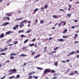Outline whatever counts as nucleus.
<instances>
[{
  "label": "nucleus",
  "mask_w": 79,
  "mask_h": 79,
  "mask_svg": "<svg viewBox=\"0 0 79 79\" xmlns=\"http://www.w3.org/2000/svg\"><path fill=\"white\" fill-rule=\"evenodd\" d=\"M23 18L22 17L21 18H18V19H16V20H21V19H23Z\"/></svg>",
  "instance_id": "35"
},
{
  "label": "nucleus",
  "mask_w": 79,
  "mask_h": 79,
  "mask_svg": "<svg viewBox=\"0 0 79 79\" xmlns=\"http://www.w3.org/2000/svg\"><path fill=\"white\" fill-rule=\"evenodd\" d=\"M58 49V47H56V48H55L54 49V50L55 51V50H56L57 49Z\"/></svg>",
  "instance_id": "41"
},
{
  "label": "nucleus",
  "mask_w": 79,
  "mask_h": 79,
  "mask_svg": "<svg viewBox=\"0 0 79 79\" xmlns=\"http://www.w3.org/2000/svg\"><path fill=\"white\" fill-rule=\"evenodd\" d=\"M3 37H5V36H4V34L2 33L0 35V38H3Z\"/></svg>",
  "instance_id": "10"
},
{
  "label": "nucleus",
  "mask_w": 79,
  "mask_h": 79,
  "mask_svg": "<svg viewBox=\"0 0 79 79\" xmlns=\"http://www.w3.org/2000/svg\"><path fill=\"white\" fill-rule=\"evenodd\" d=\"M56 53V51H52L51 52V54H52V53Z\"/></svg>",
  "instance_id": "33"
},
{
  "label": "nucleus",
  "mask_w": 79,
  "mask_h": 79,
  "mask_svg": "<svg viewBox=\"0 0 79 79\" xmlns=\"http://www.w3.org/2000/svg\"><path fill=\"white\" fill-rule=\"evenodd\" d=\"M35 54V52H32L31 53V56L33 55H34Z\"/></svg>",
  "instance_id": "47"
},
{
  "label": "nucleus",
  "mask_w": 79,
  "mask_h": 79,
  "mask_svg": "<svg viewBox=\"0 0 79 79\" xmlns=\"http://www.w3.org/2000/svg\"><path fill=\"white\" fill-rule=\"evenodd\" d=\"M24 32V31L23 30H19L18 31L19 33H21V32H22V33H23Z\"/></svg>",
  "instance_id": "15"
},
{
  "label": "nucleus",
  "mask_w": 79,
  "mask_h": 79,
  "mask_svg": "<svg viewBox=\"0 0 79 79\" xmlns=\"http://www.w3.org/2000/svg\"><path fill=\"white\" fill-rule=\"evenodd\" d=\"M9 62H10V60H7L6 61V63H9Z\"/></svg>",
  "instance_id": "57"
},
{
  "label": "nucleus",
  "mask_w": 79,
  "mask_h": 79,
  "mask_svg": "<svg viewBox=\"0 0 79 79\" xmlns=\"http://www.w3.org/2000/svg\"><path fill=\"white\" fill-rule=\"evenodd\" d=\"M10 60H14V59L15 58V57L13 56H11L10 57Z\"/></svg>",
  "instance_id": "23"
},
{
  "label": "nucleus",
  "mask_w": 79,
  "mask_h": 79,
  "mask_svg": "<svg viewBox=\"0 0 79 79\" xmlns=\"http://www.w3.org/2000/svg\"><path fill=\"white\" fill-rule=\"evenodd\" d=\"M1 55H6V54H5V53L3 52L1 54Z\"/></svg>",
  "instance_id": "42"
},
{
  "label": "nucleus",
  "mask_w": 79,
  "mask_h": 79,
  "mask_svg": "<svg viewBox=\"0 0 79 79\" xmlns=\"http://www.w3.org/2000/svg\"><path fill=\"white\" fill-rule=\"evenodd\" d=\"M62 63H66V61H65L64 60V61L62 60Z\"/></svg>",
  "instance_id": "61"
},
{
  "label": "nucleus",
  "mask_w": 79,
  "mask_h": 79,
  "mask_svg": "<svg viewBox=\"0 0 79 79\" xmlns=\"http://www.w3.org/2000/svg\"><path fill=\"white\" fill-rule=\"evenodd\" d=\"M67 29H65V30H64V31L63 32V34H64V33H66V32H67Z\"/></svg>",
  "instance_id": "25"
},
{
  "label": "nucleus",
  "mask_w": 79,
  "mask_h": 79,
  "mask_svg": "<svg viewBox=\"0 0 79 79\" xmlns=\"http://www.w3.org/2000/svg\"><path fill=\"white\" fill-rule=\"evenodd\" d=\"M3 19H2V21H5V19L6 18V17H4L3 18Z\"/></svg>",
  "instance_id": "37"
},
{
  "label": "nucleus",
  "mask_w": 79,
  "mask_h": 79,
  "mask_svg": "<svg viewBox=\"0 0 79 79\" xmlns=\"http://www.w3.org/2000/svg\"><path fill=\"white\" fill-rule=\"evenodd\" d=\"M77 34H76L75 35V36L74 37V39H75L76 38V37H77Z\"/></svg>",
  "instance_id": "22"
},
{
  "label": "nucleus",
  "mask_w": 79,
  "mask_h": 79,
  "mask_svg": "<svg viewBox=\"0 0 79 79\" xmlns=\"http://www.w3.org/2000/svg\"><path fill=\"white\" fill-rule=\"evenodd\" d=\"M32 76L31 75H30V76H29L28 77L29 79H32Z\"/></svg>",
  "instance_id": "34"
},
{
  "label": "nucleus",
  "mask_w": 79,
  "mask_h": 79,
  "mask_svg": "<svg viewBox=\"0 0 79 79\" xmlns=\"http://www.w3.org/2000/svg\"><path fill=\"white\" fill-rule=\"evenodd\" d=\"M34 45H35V44L33 43L32 44H30L29 45L30 47H33V46H34Z\"/></svg>",
  "instance_id": "16"
},
{
  "label": "nucleus",
  "mask_w": 79,
  "mask_h": 79,
  "mask_svg": "<svg viewBox=\"0 0 79 79\" xmlns=\"http://www.w3.org/2000/svg\"><path fill=\"white\" fill-rule=\"evenodd\" d=\"M15 77L13 75L12 76L9 77L8 78L9 79H12V78H15Z\"/></svg>",
  "instance_id": "19"
},
{
  "label": "nucleus",
  "mask_w": 79,
  "mask_h": 79,
  "mask_svg": "<svg viewBox=\"0 0 79 79\" xmlns=\"http://www.w3.org/2000/svg\"><path fill=\"white\" fill-rule=\"evenodd\" d=\"M21 37H22V38H23V37L25 38L26 37V35H24L22 34L21 35Z\"/></svg>",
  "instance_id": "14"
},
{
  "label": "nucleus",
  "mask_w": 79,
  "mask_h": 79,
  "mask_svg": "<svg viewBox=\"0 0 79 79\" xmlns=\"http://www.w3.org/2000/svg\"><path fill=\"white\" fill-rule=\"evenodd\" d=\"M52 37H50L49 38V40H52Z\"/></svg>",
  "instance_id": "52"
},
{
  "label": "nucleus",
  "mask_w": 79,
  "mask_h": 79,
  "mask_svg": "<svg viewBox=\"0 0 79 79\" xmlns=\"http://www.w3.org/2000/svg\"><path fill=\"white\" fill-rule=\"evenodd\" d=\"M35 72H30L29 73V75L30 76V75H32V74H35Z\"/></svg>",
  "instance_id": "11"
},
{
  "label": "nucleus",
  "mask_w": 79,
  "mask_h": 79,
  "mask_svg": "<svg viewBox=\"0 0 79 79\" xmlns=\"http://www.w3.org/2000/svg\"><path fill=\"white\" fill-rule=\"evenodd\" d=\"M13 29L14 30H16V28L15 27H14Z\"/></svg>",
  "instance_id": "56"
},
{
  "label": "nucleus",
  "mask_w": 79,
  "mask_h": 79,
  "mask_svg": "<svg viewBox=\"0 0 79 79\" xmlns=\"http://www.w3.org/2000/svg\"><path fill=\"white\" fill-rule=\"evenodd\" d=\"M57 75H58V74H57V73H55L53 75L54 77L52 78V79H57V76H57Z\"/></svg>",
  "instance_id": "4"
},
{
  "label": "nucleus",
  "mask_w": 79,
  "mask_h": 79,
  "mask_svg": "<svg viewBox=\"0 0 79 79\" xmlns=\"http://www.w3.org/2000/svg\"><path fill=\"white\" fill-rule=\"evenodd\" d=\"M15 27H16L17 28H18L19 27V25H15Z\"/></svg>",
  "instance_id": "45"
},
{
  "label": "nucleus",
  "mask_w": 79,
  "mask_h": 79,
  "mask_svg": "<svg viewBox=\"0 0 79 79\" xmlns=\"http://www.w3.org/2000/svg\"><path fill=\"white\" fill-rule=\"evenodd\" d=\"M7 16H11V14H9L8 15H7Z\"/></svg>",
  "instance_id": "63"
},
{
  "label": "nucleus",
  "mask_w": 79,
  "mask_h": 79,
  "mask_svg": "<svg viewBox=\"0 0 79 79\" xmlns=\"http://www.w3.org/2000/svg\"><path fill=\"white\" fill-rule=\"evenodd\" d=\"M35 23H38V21L37 20V19H36L35 20Z\"/></svg>",
  "instance_id": "53"
},
{
  "label": "nucleus",
  "mask_w": 79,
  "mask_h": 79,
  "mask_svg": "<svg viewBox=\"0 0 79 79\" xmlns=\"http://www.w3.org/2000/svg\"><path fill=\"white\" fill-rule=\"evenodd\" d=\"M53 18H57V16H56V15H53L52 16Z\"/></svg>",
  "instance_id": "36"
},
{
  "label": "nucleus",
  "mask_w": 79,
  "mask_h": 79,
  "mask_svg": "<svg viewBox=\"0 0 79 79\" xmlns=\"http://www.w3.org/2000/svg\"><path fill=\"white\" fill-rule=\"evenodd\" d=\"M16 54L15 53H12L10 54V56H14L15 55H16Z\"/></svg>",
  "instance_id": "20"
},
{
  "label": "nucleus",
  "mask_w": 79,
  "mask_h": 79,
  "mask_svg": "<svg viewBox=\"0 0 79 79\" xmlns=\"http://www.w3.org/2000/svg\"><path fill=\"white\" fill-rule=\"evenodd\" d=\"M62 37L64 38V39H65V38H67V37H68V36H63Z\"/></svg>",
  "instance_id": "44"
},
{
  "label": "nucleus",
  "mask_w": 79,
  "mask_h": 79,
  "mask_svg": "<svg viewBox=\"0 0 79 79\" xmlns=\"http://www.w3.org/2000/svg\"><path fill=\"white\" fill-rule=\"evenodd\" d=\"M47 47H45L44 48V50L43 51L44 53H45V52L47 51Z\"/></svg>",
  "instance_id": "8"
},
{
  "label": "nucleus",
  "mask_w": 79,
  "mask_h": 79,
  "mask_svg": "<svg viewBox=\"0 0 79 79\" xmlns=\"http://www.w3.org/2000/svg\"><path fill=\"white\" fill-rule=\"evenodd\" d=\"M51 71L50 69H46L44 70V74H45L47 73H50V72H51Z\"/></svg>",
  "instance_id": "2"
},
{
  "label": "nucleus",
  "mask_w": 79,
  "mask_h": 79,
  "mask_svg": "<svg viewBox=\"0 0 79 79\" xmlns=\"http://www.w3.org/2000/svg\"><path fill=\"white\" fill-rule=\"evenodd\" d=\"M13 73H13V72H11V73H9V74L10 75H11V74H13Z\"/></svg>",
  "instance_id": "54"
},
{
  "label": "nucleus",
  "mask_w": 79,
  "mask_h": 79,
  "mask_svg": "<svg viewBox=\"0 0 79 79\" xmlns=\"http://www.w3.org/2000/svg\"><path fill=\"white\" fill-rule=\"evenodd\" d=\"M19 77H20V76H19V75H17L16 77H15V78L16 79H19Z\"/></svg>",
  "instance_id": "18"
},
{
  "label": "nucleus",
  "mask_w": 79,
  "mask_h": 79,
  "mask_svg": "<svg viewBox=\"0 0 79 79\" xmlns=\"http://www.w3.org/2000/svg\"><path fill=\"white\" fill-rule=\"evenodd\" d=\"M19 56H27L24 54H22Z\"/></svg>",
  "instance_id": "13"
},
{
  "label": "nucleus",
  "mask_w": 79,
  "mask_h": 79,
  "mask_svg": "<svg viewBox=\"0 0 79 79\" xmlns=\"http://www.w3.org/2000/svg\"><path fill=\"white\" fill-rule=\"evenodd\" d=\"M6 19H7L8 21H9V20H10V18L8 17H6Z\"/></svg>",
  "instance_id": "46"
},
{
  "label": "nucleus",
  "mask_w": 79,
  "mask_h": 79,
  "mask_svg": "<svg viewBox=\"0 0 79 79\" xmlns=\"http://www.w3.org/2000/svg\"><path fill=\"white\" fill-rule=\"evenodd\" d=\"M75 44H77V43H79V42L77 41H75Z\"/></svg>",
  "instance_id": "59"
},
{
  "label": "nucleus",
  "mask_w": 79,
  "mask_h": 79,
  "mask_svg": "<svg viewBox=\"0 0 79 79\" xmlns=\"http://www.w3.org/2000/svg\"><path fill=\"white\" fill-rule=\"evenodd\" d=\"M35 41V39L34 38L32 40V42H34V41Z\"/></svg>",
  "instance_id": "55"
},
{
  "label": "nucleus",
  "mask_w": 79,
  "mask_h": 79,
  "mask_svg": "<svg viewBox=\"0 0 79 79\" xmlns=\"http://www.w3.org/2000/svg\"><path fill=\"white\" fill-rule=\"evenodd\" d=\"M40 56V54H39L37 55L36 56H34V58H35V59H36V58H38V57H39Z\"/></svg>",
  "instance_id": "9"
},
{
  "label": "nucleus",
  "mask_w": 79,
  "mask_h": 79,
  "mask_svg": "<svg viewBox=\"0 0 79 79\" xmlns=\"http://www.w3.org/2000/svg\"><path fill=\"white\" fill-rule=\"evenodd\" d=\"M31 31H32V30H28L27 31V33H29V32H31Z\"/></svg>",
  "instance_id": "39"
},
{
  "label": "nucleus",
  "mask_w": 79,
  "mask_h": 79,
  "mask_svg": "<svg viewBox=\"0 0 79 79\" xmlns=\"http://www.w3.org/2000/svg\"><path fill=\"white\" fill-rule=\"evenodd\" d=\"M44 8L45 9L47 8H48V5L45 4L44 5Z\"/></svg>",
  "instance_id": "26"
},
{
  "label": "nucleus",
  "mask_w": 79,
  "mask_h": 79,
  "mask_svg": "<svg viewBox=\"0 0 79 79\" xmlns=\"http://www.w3.org/2000/svg\"><path fill=\"white\" fill-rule=\"evenodd\" d=\"M51 73H55V70H52L51 71Z\"/></svg>",
  "instance_id": "38"
},
{
  "label": "nucleus",
  "mask_w": 79,
  "mask_h": 79,
  "mask_svg": "<svg viewBox=\"0 0 79 79\" xmlns=\"http://www.w3.org/2000/svg\"><path fill=\"white\" fill-rule=\"evenodd\" d=\"M58 41H60V42H64V40L62 39H60L58 40Z\"/></svg>",
  "instance_id": "12"
},
{
  "label": "nucleus",
  "mask_w": 79,
  "mask_h": 79,
  "mask_svg": "<svg viewBox=\"0 0 79 79\" xmlns=\"http://www.w3.org/2000/svg\"><path fill=\"white\" fill-rule=\"evenodd\" d=\"M72 29H74V28H75V27H74V26H73L72 27Z\"/></svg>",
  "instance_id": "62"
},
{
  "label": "nucleus",
  "mask_w": 79,
  "mask_h": 79,
  "mask_svg": "<svg viewBox=\"0 0 79 79\" xmlns=\"http://www.w3.org/2000/svg\"><path fill=\"white\" fill-rule=\"evenodd\" d=\"M27 20H25L22 21L21 22V23H19V24H20V25L19 26V27H20V28H22L24 26V24H23V23L24 22H27Z\"/></svg>",
  "instance_id": "1"
},
{
  "label": "nucleus",
  "mask_w": 79,
  "mask_h": 79,
  "mask_svg": "<svg viewBox=\"0 0 79 79\" xmlns=\"http://www.w3.org/2000/svg\"><path fill=\"white\" fill-rule=\"evenodd\" d=\"M74 75V73H71L70 74H69V75H70L71 76H73V75Z\"/></svg>",
  "instance_id": "40"
},
{
  "label": "nucleus",
  "mask_w": 79,
  "mask_h": 79,
  "mask_svg": "<svg viewBox=\"0 0 79 79\" xmlns=\"http://www.w3.org/2000/svg\"><path fill=\"white\" fill-rule=\"evenodd\" d=\"M38 10V8H36L34 10V14H35V13H36V11H37V10Z\"/></svg>",
  "instance_id": "17"
},
{
  "label": "nucleus",
  "mask_w": 79,
  "mask_h": 79,
  "mask_svg": "<svg viewBox=\"0 0 79 79\" xmlns=\"http://www.w3.org/2000/svg\"><path fill=\"white\" fill-rule=\"evenodd\" d=\"M58 64V62H56L54 64V65H55V66H57V65Z\"/></svg>",
  "instance_id": "32"
},
{
  "label": "nucleus",
  "mask_w": 79,
  "mask_h": 79,
  "mask_svg": "<svg viewBox=\"0 0 79 79\" xmlns=\"http://www.w3.org/2000/svg\"><path fill=\"white\" fill-rule=\"evenodd\" d=\"M18 43V42L17 41H15V43H14L13 44H11L7 45V46H6V47H7V46H11V45H14V44H15V45H16V44H17Z\"/></svg>",
  "instance_id": "3"
},
{
  "label": "nucleus",
  "mask_w": 79,
  "mask_h": 79,
  "mask_svg": "<svg viewBox=\"0 0 79 79\" xmlns=\"http://www.w3.org/2000/svg\"><path fill=\"white\" fill-rule=\"evenodd\" d=\"M3 26H6V23H4L3 24Z\"/></svg>",
  "instance_id": "48"
},
{
  "label": "nucleus",
  "mask_w": 79,
  "mask_h": 79,
  "mask_svg": "<svg viewBox=\"0 0 79 79\" xmlns=\"http://www.w3.org/2000/svg\"><path fill=\"white\" fill-rule=\"evenodd\" d=\"M33 78L34 79H38V77L36 76H33Z\"/></svg>",
  "instance_id": "27"
},
{
  "label": "nucleus",
  "mask_w": 79,
  "mask_h": 79,
  "mask_svg": "<svg viewBox=\"0 0 79 79\" xmlns=\"http://www.w3.org/2000/svg\"><path fill=\"white\" fill-rule=\"evenodd\" d=\"M76 52L77 53H79V50H77L76 51Z\"/></svg>",
  "instance_id": "49"
},
{
  "label": "nucleus",
  "mask_w": 79,
  "mask_h": 79,
  "mask_svg": "<svg viewBox=\"0 0 79 79\" xmlns=\"http://www.w3.org/2000/svg\"><path fill=\"white\" fill-rule=\"evenodd\" d=\"M36 68L40 70H42V69H43L39 67H37Z\"/></svg>",
  "instance_id": "21"
},
{
  "label": "nucleus",
  "mask_w": 79,
  "mask_h": 79,
  "mask_svg": "<svg viewBox=\"0 0 79 79\" xmlns=\"http://www.w3.org/2000/svg\"><path fill=\"white\" fill-rule=\"evenodd\" d=\"M6 25H7V24H9V22H6Z\"/></svg>",
  "instance_id": "64"
},
{
  "label": "nucleus",
  "mask_w": 79,
  "mask_h": 79,
  "mask_svg": "<svg viewBox=\"0 0 79 79\" xmlns=\"http://www.w3.org/2000/svg\"><path fill=\"white\" fill-rule=\"evenodd\" d=\"M11 71H13V72H16V69H11L9 71V72H11Z\"/></svg>",
  "instance_id": "7"
},
{
  "label": "nucleus",
  "mask_w": 79,
  "mask_h": 79,
  "mask_svg": "<svg viewBox=\"0 0 79 79\" xmlns=\"http://www.w3.org/2000/svg\"><path fill=\"white\" fill-rule=\"evenodd\" d=\"M74 22H75L76 23H77L78 22V20H74Z\"/></svg>",
  "instance_id": "50"
},
{
  "label": "nucleus",
  "mask_w": 79,
  "mask_h": 79,
  "mask_svg": "<svg viewBox=\"0 0 79 79\" xmlns=\"http://www.w3.org/2000/svg\"><path fill=\"white\" fill-rule=\"evenodd\" d=\"M59 10H60V11H64V9H60Z\"/></svg>",
  "instance_id": "43"
},
{
  "label": "nucleus",
  "mask_w": 79,
  "mask_h": 79,
  "mask_svg": "<svg viewBox=\"0 0 79 79\" xmlns=\"http://www.w3.org/2000/svg\"><path fill=\"white\" fill-rule=\"evenodd\" d=\"M26 48V47H23L22 49L23 50H24Z\"/></svg>",
  "instance_id": "58"
},
{
  "label": "nucleus",
  "mask_w": 79,
  "mask_h": 79,
  "mask_svg": "<svg viewBox=\"0 0 79 79\" xmlns=\"http://www.w3.org/2000/svg\"><path fill=\"white\" fill-rule=\"evenodd\" d=\"M5 77H6L5 75L3 77H2V78H1V79H4V78H5Z\"/></svg>",
  "instance_id": "51"
},
{
  "label": "nucleus",
  "mask_w": 79,
  "mask_h": 79,
  "mask_svg": "<svg viewBox=\"0 0 79 79\" xmlns=\"http://www.w3.org/2000/svg\"><path fill=\"white\" fill-rule=\"evenodd\" d=\"M7 49H8V48H5L4 49V50L5 51L6 50H7Z\"/></svg>",
  "instance_id": "60"
},
{
  "label": "nucleus",
  "mask_w": 79,
  "mask_h": 79,
  "mask_svg": "<svg viewBox=\"0 0 79 79\" xmlns=\"http://www.w3.org/2000/svg\"><path fill=\"white\" fill-rule=\"evenodd\" d=\"M28 40H29V39H27V40H26L24 42H23L24 44H26V42H27V41H28Z\"/></svg>",
  "instance_id": "28"
},
{
  "label": "nucleus",
  "mask_w": 79,
  "mask_h": 79,
  "mask_svg": "<svg viewBox=\"0 0 79 79\" xmlns=\"http://www.w3.org/2000/svg\"><path fill=\"white\" fill-rule=\"evenodd\" d=\"M23 64H24V65H22V67H24V66H26V65H27V63H24Z\"/></svg>",
  "instance_id": "29"
},
{
  "label": "nucleus",
  "mask_w": 79,
  "mask_h": 79,
  "mask_svg": "<svg viewBox=\"0 0 79 79\" xmlns=\"http://www.w3.org/2000/svg\"><path fill=\"white\" fill-rule=\"evenodd\" d=\"M64 23L63 26H64L66 24V23L64 22V21H62L61 22H60V23H59V24L58 25V26H60L61 25V24H62V23Z\"/></svg>",
  "instance_id": "5"
},
{
  "label": "nucleus",
  "mask_w": 79,
  "mask_h": 79,
  "mask_svg": "<svg viewBox=\"0 0 79 79\" xmlns=\"http://www.w3.org/2000/svg\"><path fill=\"white\" fill-rule=\"evenodd\" d=\"M11 41H12V39H10L9 40L7 41V42L9 43V42H11Z\"/></svg>",
  "instance_id": "24"
},
{
  "label": "nucleus",
  "mask_w": 79,
  "mask_h": 79,
  "mask_svg": "<svg viewBox=\"0 0 79 79\" xmlns=\"http://www.w3.org/2000/svg\"><path fill=\"white\" fill-rule=\"evenodd\" d=\"M44 23V20H40V24H43Z\"/></svg>",
  "instance_id": "31"
},
{
  "label": "nucleus",
  "mask_w": 79,
  "mask_h": 79,
  "mask_svg": "<svg viewBox=\"0 0 79 79\" xmlns=\"http://www.w3.org/2000/svg\"><path fill=\"white\" fill-rule=\"evenodd\" d=\"M71 55H73V54H74V53H76V52H70Z\"/></svg>",
  "instance_id": "30"
},
{
  "label": "nucleus",
  "mask_w": 79,
  "mask_h": 79,
  "mask_svg": "<svg viewBox=\"0 0 79 79\" xmlns=\"http://www.w3.org/2000/svg\"><path fill=\"white\" fill-rule=\"evenodd\" d=\"M11 33V31H9L7 32H6L5 34V35H10V34Z\"/></svg>",
  "instance_id": "6"
}]
</instances>
